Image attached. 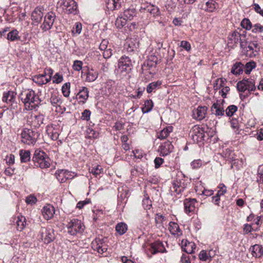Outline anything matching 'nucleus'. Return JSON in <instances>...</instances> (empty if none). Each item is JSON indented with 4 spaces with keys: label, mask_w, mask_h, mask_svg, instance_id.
I'll return each mask as SVG.
<instances>
[{
    "label": "nucleus",
    "mask_w": 263,
    "mask_h": 263,
    "mask_svg": "<svg viewBox=\"0 0 263 263\" xmlns=\"http://www.w3.org/2000/svg\"><path fill=\"white\" fill-rule=\"evenodd\" d=\"M242 52L249 58L256 57L260 51V47L256 42H248L245 40L240 44Z\"/></svg>",
    "instance_id": "3"
},
{
    "label": "nucleus",
    "mask_w": 263,
    "mask_h": 263,
    "mask_svg": "<svg viewBox=\"0 0 263 263\" xmlns=\"http://www.w3.org/2000/svg\"><path fill=\"white\" fill-rule=\"evenodd\" d=\"M34 165L41 168H48L50 165V159L47 155L43 151L36 149L32 157Z\"/></svg>",
    "instance_id": "2"
},
{
    "label": "nucleus",
    "mask_w": 263,
    "mask_h": 263,
    "mask_svg": "<svg viewBox=\"0 0 263 263\" xmlns=\"http://www.w3.org/2000/svg\"><path fill=\"white\" fill-rule=\"evenodd\" d=\"M126 23V19L122 16H119L115 22V25L118 28H122Z\"/></svg>",
    "instance_id": "47"
},
{
    "label": "nucleus",
    "mask_w": 263,
    "mask_h": 263,
    "mask_svg": "<svg viewBox=\"0 0 263 263\" xmlns=\"http://www.w3.org/2000/svg\"><path fill=\"white\" fill-rule=\"evenodd\" d=\"M202 161L200 159L194 160L191 163V166L193 169L200 168L202 165Z\"/></svg>",
    "instance_id": "52"
},
{
    "label": "nucleus",
    "mask_w": 263,
    "mask_h": 263,
    "mask_svg": "<svg viewBox=\"0 0 263 263\" xmlns=\"http://www.w3.org/2000/svg\"><path fill=\"white\" fill-rule=\"evenodd\" d=\"M241 25L247 30H250L252 28L251 23L250 20L248 18H244L241 22Z\"/></svg>",
    "instance_id": "51"
},
{
    "label": "nucleus",
    "mask_w": 263,
    "mask_h": 263,
    "mask_svg": "<svg viewBox=\"0 0 263 263\" xmlns=\"http://www.w3.org/2000/svg\"><path fill=\"white\" fill-rule=\"evenodd\" d=\"M207 108L205 106H199L193 111V117L197 120H202L205 116Z\"/></svg>",
    "instance_id": "18"
},
{
    "label": "nucleus",
    "mask_w": 263,
    "mask_h": 263,
    "mask_svg": "<svg viewBox=\"0 0 263 263\" xmlns=\"http://www.w3.org/2000/svg\"><path fill=\"white\" fill-rule=\"evenodd\" d=\"M257 181L263 183V165L259 166L258 169Z\"/></svg>",
    "instance_id": "55"
},
{
    "label": "nucleus",
    "mask_w": 263,
    "mask_h": 263,
    "mask_svg": "<svg viewBox=\"0 0 263 263\" xmlns=\"http://www.w3.org/2000/svg\"><path fill=\"white\" fill-rule=\"evenodd\" d=\"M165 220V217L162 215L158 213L156 214L155 221L156 223L162 224Z\"/></svg>",
    "instance_id": "62"
},
{
    "label": "nucleus",
    "mask_w": 263,
    "mask_h": 263,
    "mask_svg": "<svg viewBox=\"0 0 263 263\" xmlns=\"http://www.w3.org/2000/svg\"><path fill=\"white\" fill-rule=\"evenodd\" d=\"M73 173H72L67 171H62L59 175V176L60 177L61 176H63L65 177L64 178H62L61 180V182H64L67 179H70L73 178Z\"/></svg>",
    "instance_id": "41"
},
{
    "label": "nucleus",
    "mask_w": 263,
    "mask_h": 263,
    "mask_svg": "<svg viewBox=\"0 0 263 263\" xmlns=\"http://www.w3.org/2000/svg\"><path fill=\"white\" fill-rule=\"evenodd\" d=\"M251 254L256 258H260L263 256V248L262 246L256 244L250 248Z\"/></svg>",
    "instance_id": "22"
},
{
    "label": "nucleus",
    "mask_w": 263,
    "mask_h": 263,
    "mask_svg": "<svg viewBox=\"0 0 263 263\" xmlns=\"http://www.w3.org/2000/svg\"><path fill=\"white\" fill-rule=\"evenodd\" d=\"M149 250L152 254L166 252V249H165L163 244L159 241H157L152 243L150 246Z\"/></svg>",
    "instance_id": "15"
},
{
    "label": "nucleus",
    "mask_w": 263,
    "mask_h": 263,
    "mask_svg": "<svg viewBox=\"0 0 263 263\" xmlns=\"http://www.w3.org/2000/svg\"><path fill=\"white\" fill-rule=\"evenodd\" d=\"M89 171L93 175L97 177L98 175L102 173L103 168L101 166L97 165L93 167L91 170H89Z\"/></svg>",
    "instance_id": "49"
},
{
    "label": "nucleus",
    "mask_w": 263,
    "mask_h": 263,
    "mask_svg": "<svg viewBox=\"0 0 263 263\" xmlns=\"http://www.w3.org/2000/svg\"><path fill=\"white\" fill-rule=\"evenodd\" d=\"M246 40V36L245 35H241L237 31H234L232 33L230 34L228 36V45L233 48L238 43L241 44L242 41H244Z\"/></svg>",
    "instance_id": "10"
},
{
    "label": "nucleus",
    "mask_w": 263,
    "mask_h": 263,
    "mask_svg": "<svg viewBox=\"0 0 263 263\" xmlns=\"http://www.w3.org/2000/svg\"><path fill=\"white\" fill-rule=\"evenodd\" d=\"M225 157L227 158L228 160L231 161L232 162V165L235 163V155L234 152L227 149L225 153Z\"/></svg>",
    "instance_id": "43"
},
{
    "label": "nucleus",
    "mask_w": 263,
    "mask_h": 263,
    "mask_svg": "<svg viewBox=\"0 0 263 263\" xmlns=\"http://www.w3.org/2000/svg\"><path fill=\"white\" fill-rule=\"evenodd\" d=\"M26 218L22 215L17 216L16 221L17 230L21 231L24 229L26 224Z\"/></svg>",
    "instance_id": "34"
},
{
    "label": "nucleus",
    "mask_w": 263,
    "mask_h": 263,
    "mask_svg": "<svg viewBox=\"0 0 263 263\" xmlns=\"http://www.w3.org/2000/svg\"><path fill=\"white\" fill-rule=\"evenodd\" d=\"M50 102L53 106L59 105L61 103V100L55 95H52L50 98Z\"/></svg>",
    "instance_id": "59"
},
{
    "label": "nucleus",
    "mask_w": 263,
    "mask_h": 263,
    "mask_svg": "<svg viewBox=\"0 0 263 263\" xmlns=\"http://www.w3.org/2000/svg\"><path fill=\"white\" fill-rule=\"evenodd\" d=\"M20 156L22 162L26 163L30 160L31 153L29 150L21 149L20 151Z\"/></svg>",
    "instance_id": "32"
},
{
    "label": "nucleus",
    "mask_w": 263,
    "mask_h": 263,
    "mask_svg": "<svg viewBox=\"0 0 263 263\" xmlns=\"http://www.w3.org/2000/svg\"><path fill=\"white\" fill-rule=\"evenodd\" d=\"M256 67V63L253 61H249L244 65L243 70L246 74H249L251 73L252 70L255 68Z\"/></svg>",
    "instance_id": "37"
},
{
    "label": "nucleus",
    "mask_w": 263,
    "mask_h": 263,
    "mask_svg": "<svg viewBox=\"0 0 263 263\" xmlns=\"http://www.w3.org/2000/svg\"><path fill=\"white\" fill-rule=\"evenodd\" d=\"M37 201L36 198L32 195H30L29 196H27L26 198V202L27 204H35Z\"/></svg>",
    "instance_id": "58"
},
{
    "label": "nucleus",
    "mask_w": 263,
    "mask_h": 263,
    "mask_svg": "<svg viewBox=\"0 0 263 263\" xmlns=\"http://www.w3.org/2000/svg\"><path fill=\"white\" fill-rule=\"evenodd\" d=\"M85 81L88 82L95 81L98 77V73L93 69H87L86 73Z\"/></svg>",
    "instance_id": "28"
},
{
    "label": "nucleus",
    "mask_w": 263,
    "mask_h": 263,
    "mask_svg": "<svg viewBox=\"0 0 263 263\" xmlns=\"http://www.w3.org/2000/svg\"><path fill=\"white\" fill-rule=\"evenodd\" d=\"M206 8H204L205 11L209 12H213L216 8L217 4L213 0H209L205 3Z\"/></svg>",
    "instance_id": "42"
},
{
    "label": "nucleus",
    "mask_w": 263,
    "mask_h": 263,
    "mask_svg": "<svg viewBox=\"0 0 263 263\" xmlns=\"http://www.w3.org/2000/svg\"><path fill=\"white\" fill-rule=\"evenodd\" d=\"M173 148V145L170 141L163 143L160 146L159 151L163 156H166L170 153Z\"/></svg>",
    "instance_id": "20"
},
{
    "label": "nucleus",
    "mask_w": 263,
    "mask_h": 263,
    "mask_svg": "<svg viewBox=\"0 0 263 263\" xmlns=\"http://www.w3.org/2000/svg\"><path fill=\"white\" fill-rule=\"evenodd\" d=\"M83 62L81 61L76 60L74 61L72 67L74 70L80 71L82 68Z\"/></svg>",
    "instance_id": "56"
},
{
    "label": "nucleus",
    "mask_w": 263,
    "mask_h": 263,
    "mask_svg": "<svg viewBox=\"0 0 263 263\" xmlns=\"http://www.w3.org/2000/svg\"><path fill=\"white\" fill-rule=\"evenodd\" d=\"M16 93L13 91H8L4 92L2 98L3 102L7 103L12 104L14 102L15 99Z\"/></svg>",
    "instance_id": "23"
},
{
    "label": "nucleus",
    "mask_w": 263,
    "mask_h": 263,
    "mask_svg": "<svg viewBox=\"0 0 263 263\" xmlns=\"http://www.w3.org/2000/svg\"><path fill=\"white\" fill-rule=\"evenodd\" d=\"M68 233L71 235L77 233H82L85 229V226L81 220L78 219H72L67 224Z\"/></svg>",
    "instance_id": "6"
},
{
    "label": "nucleus",
    "mask_w": 263,
    "mask_h": 263,
    "mask_svg": "<svg viewBox=\"0 0 263 263\" xmlns=\"http://www.w3.org/2000/svg\"><path fill=\"white\" fill-rule=\"evenodd\" d=\"M55 210L54 207L51 204H47L42 209V214L46 220L51 219L54 215Z\"/></svg>",
    "instance_id": "17"
},
{
    "label": "nucleus",
    "mask_w": 263,
    "mask_h": 263,
    "mask_svg": "<svg viewBox=\"0 0 263 263\" xmlns=\"http://www.w3.org/2000/svg\"><path fill=\"white\" fill-rule=\"evenodd\" d=\"M164 162L163 159L160 157H156L154 160L155 167L156 168H159Z\"/></svg>",
    "instance_id": "64"
},
{
    "label": "nucleus",
    "mask_w": 263,
    "mask_h": 263,
    "mask_svg": "<svg viewBox=\"0 0 263 263\" xmlns=\"http://www.w3.org/2000/svg\"><path fill=\"white\" fill-rule=\"evenodd\" d=\"M116 230L120 235L125 233L127 230V226L124 222H120L117 224Z\"/></svg>",
    "instance_id": "38"
},
{
    "label": "nucleus",
    "mask_w": 263,
    "mask_h": 263,
    "mask_svg": "<svg viewBox=\"0 0 263 263\" xmlns=\"http://www.w3.org/2000/svg\"><path fill=\"white\" fill-rule=\"evenodd\" d=\"M182 249L183 251L187 254H192L196 249V245L193 242H190L187 240L182 241Z\"/></svg>",
    "instance_id": "19"
},
{
    "label": "nucleus",
    "mask_w": 263,
    "mask_h": 263,
    "mask_svg": "<svg viewBox=\"0 0 263 263\" xmlns=\"http://www.w3.org/2000/svg\"><path fill=\"white\" fill-rule=\"evenodd\" d=\"M161 84L162 82L160 81H157L156 82H153L149 83L146 87L147 92L150 93L153 91H155L160 87Z\"/></svg>",
    "instance_id": "33"
},
{
    "label": "nucleus",
    "mask_w": 263,
    "mask_h": 263,
    "mask_svg": "<svg viewBox=\"0 0 263 263\" xmlns=\"http://www.w3.org/2000/svg\"><path fill=\"white\" fill-rule=\"evenodd\" d=\"M43 17V13L42 12V9L41 8L36 7L32 12L31 20L32 21V24L34 25H38L41 22Z\"/></svg>",
    "instance_id": "13"
},
{
    "label": "nucleus",
    "mask_w": 263,
    "mask_h": 263,
    "mask_svg": "<svg viewBox=\"0 0 263 263\" xmlns=\"http://www.w3.org/2000/svg\"><path fill=\"white\" fill-rule=\"evenodd\" d=\"M91 112L89 110L85 109L82 114L81 118L86 121H88L90 119V116Z\"/></svg>",
    "instance_id": "60"
},
{
    "label": "nucleus",
    "mask_w": 263,
    "mask_h": 263,
    "mask_svg": "<svg viewBox=\"0 0 263 263\" xmlns=\"http://www.w3.org/2000/svg\"><path fill=\"white\" fill-rule=\"evenodd\" d=\"M137 45L132 39L127 40L124 44V49L128 53L134 52L137 48Z\"/></svg>",
    "instance_id": "30"
},
{
    "label": "nucleus",
    "mask_w": 263,
    "mask_h": 263,
    "mask_svg": "<svg viewBox=\"0 0 263 263\" xmlns=\"http://www.w3.org/2000/svg\"><path fill=\"white\" fill-rule=\"evenodd\" d=\"M237 109L238 107L236 105H231L226 109V114L227 116L232 117Z\"/></svg>",
    "instance_id": "46"
},
{
    "label": "nucleus",
    "mask_w": 263,
    "mask_h": 263,
    "mask_svg": "<svg viewBox=\"0 0 263 263\" xmlns=\"http://www.w3.org/2000/svg\"><path fill=\"white\" fill-rule=\"evenodd\" d=\"M143 205L145 210L150 209L152 206V201L148 198L143 200Z\"/></svg>",
    "instance_id": "61"
},
{
    "label": "nucleus",
    "mask_w": 263,
    "mask_h": 263,
    "mask_svg": "<svg viewBox=\"0 0 263 263\" xmlns=\"http://www.w3.org/2000/svg\"><path fill=\"white\" fill-rule=\"evenodd\" d=\"M70 84L69 82L65 83L62 87V91L63 95L68 97L70 94Z\"/></svg>",
    "instance_id": "50"
},
{
    "label": "nucleus",
    "mask_w": 263,
    "mask_h": 263,
    "mask_svg": "<svg viewBox=\"0 0 263 263\" xmlns=\"http://www.w3.org/2000/svg\"><path fill=\"white\" fill-rule=\"evenodd\" d=\"M30 119L31 126L35 128L39 127L43 123V117L42 115H31Z\"/></svg>",
    "instance_id": "25"
},
{
    "label": "nucleus",
    "mask_w": 263,
    "mask_h": 263,
    "mask_svg": "<svg viewBox=\"0 0 263 263\" xmlns=\"http://www.w3.org/2000/svg\"><path fill=\"white\" fill-rule=\"evenodd\" d=\"M95 251H97L100 254H103L107 251V248L104 244L102 239L97 247V250H96Z\"/></svg>",
    "instance_id": "53"
},
{
    "label": "nucleus",
    "mask_w": 263,
    "mask_h": 263,
    "mask_svg": "<svg viewBox=\"0 0 263 263\" xmlns=\"http://www.w3.org/2000/svg\"><path fill=\"white\" fill-rule=\"evenodd\" d=\"M132 67V62L130 58L128 56L124 55L119 59L117 69L118 72L123 76H126L131 71Z\"/></svg>",
    "instance_id": "4"
},
{
    "label": "nucleus",
    "mask_w": 263,
    "mask_h": 263,
    "mask_svg": "<svg viewBox=\"0 0 263 263\" xmlns=\"http://www.w3.org/2000/svg\"><path fill=\"white\" fill-rule=\"evenodd\" d=\"M122 2L123 0H108L106 7L111 10L119 9L121 8Z\"/></svg>",
    "instance_id": "26"
},
{
    "label": "nucleus",
    "mask_w": 263,
    "mask_h": 263,
    "mask_svg": "<svg viewBox=\"0 0 263 263\" xmlns=\"http://www.w3.org/2000/svg\"><path fill=\"white\" fill-rule=\"evenodd\" d=\"M18 32L16 30L9 32L7 34V39L11 41H14L19 39Z\"/></svg>",
    "instance_id": "48"
},
{
    "label": "nucleus",
    "mask_w": 263,
    "mask_h": 263,
    "mask_svg": "<svg viewBox=\"0 0 263 263\" xmlns=\"http://www.w3.org/2000/svg\"><path fill=\"white\" fill-rule=\"evenodd\" d=\"M136 15V10L134 8H128L124 11V16L127 20H132Z\"/></svg>",
    "instance_id": "35"
},
{
    "label": "nucleus",
    "mask_w": 263,
    "mask_h": 263,
    "mask_svg": "<svg viewBox=\"0 0 263 263\" xmlns=\"http://www.w3.org/2000/svg\"><path fill=\"white\" fill-rule=\"evenodd\" d=\"M168 230L171 233L174 235L179 236L181 234L179 225L175 222L171 221L169 223Z\"/></svg>",
    "instance_id": "29"
},
{
    "label": "nucleus",
    "mask_w": 263,
    "mask_h": 263,
    "mask_svg": "<svg viewBox=\"0 0 263 263\" xmlns=\"http://www.w3.org/2000/svg\"><path fill=\"white\" fill-rule=\"evenodd\" d=\"M46 133L53 140H57L59 136V129L56 125L53 124L48 125L46 126Z\"/></svg>",
    "instance_id": "14"
},
{
    "label": "nucleus",
    "mask_w": 263,
    "mask_h": 263,
    "mask_svg": "<svg viewBox=\"0 0 263 263\" xmlns=\"http://www.w3.org/2000/svg\"><path fill=\"white\" fill-rule=\"evenodd\" d=\"M244 68V65L241 62H237L232 67L231 72L234 75L242 74Z\"/></svg>",
    "instance_id": "24"
},
{
    "label": "nucleus",
    "mask_w": 263,
    "mask_h": 263,
    "mask_svg": "<svg viewBox=\"0 0 263 263\" xmlns=\"http://www.w3.org/2000/svg\"><path fill=\"white\" fill-rule=\"evenodd\" d=\"M82 28V24L81 23H76L72 30V33L73 34H79L81 32Z\"/></svg>",
    "instance_id": "54"
},
{
    "label": "nucleus",
    "mask_w": 263,
    "mask_h": 263,
    "mask_svg": "<svg viewBox=\"0 0 263 263\" xmlns=\"http://www.w3.org/2000/svg\"><path fill=\"white\" fill-rule=\"evenodd\" d=\"M63 80V76L59 73H56L53 77V83L59 84Z\"/></svg>",
    "instance_id": "57"
},
{
    "label": "nucleus",
    "mask_w": 263,
    "mask_h": 263,
    "mask_svg": "<svg viewBox=\"0 0 263 263\" xmlns=\"http://www.w3.org/2000/svg\"><path fill=\"white\" fill-rule=\"evenodd\" d=\"M33 81L38 85H42L49 82L50 78L44 79L43 76H40V74H39L37 76H34L33 77Z\"/></svg>",
    "instance_id": "36"
},
{
    "label": "nucleus",
    "mask_w": 263,
    "mask_h": 263,
    "mask_svg": "<svg viewBox=\"0 0 263 263\" xmlns=\"http://www.w3.org/2000/svg\"><path fill=\"white\" fill-rule=\"evenodd\" d=\"M154 104L151 100H147L145 101L144 106L142 108V111L143 114L148 113L153 107Z\"/></svg>",
    "instance_id": "39"
},
{
    "label": "nucleus",
    "mask_w": 263,
    "mask_h": 263,
    "mask_svg": "<svg viewBox=\"0 0 263 263\" xmlns=\"http://www.w3.org/2000/svg\"><path fill=\"white\" fill-rule=\"evenodd\" d=\"M187 185V182L184 178H176L173 182V186L171 187L172 191L175 192L177 194H181Z\"/></svg>",
    "instance_id": "12"
},
{
    "label": "nucleus",
    "mask_w": 263,
    "mask_h": 263,
    "mask_svg": "<svg viewBox=\"0 0 263 263\" xmlns=\"http://www.w3.org/2000/svg\"><path fill=\"white\" fill-rule=\"evenodd\" d=\"M39 134L28 128H24L21 133V141L24 144L34 145L38 139Z\"/></svg>",
    "instance_id": "5"
},
{
    "label": "nucleus",
    "mask_w": 263,
    "mask_h": 263,
    "mask_svg": "<svg viewBox=\"0 0 263 263\" xmlns=\"http://www.w3.org/2000/svg\"><path fill=\"white\" fill-rule=\"evenodd\" d=\"M57 5L69 13H77V5L74 0H60Z\"/></svg>",
    "instance_id": "8"
},
{
    "label": "nucleus",
    "mask_w": 263,
    "mask_h": 263,
    "mask_svg": "<svg viewBox=\"0 0 263 263\" xmlns=\"http://www.w3.org/2000/svg\"><path fill=\"white\" fill-rule=\"evenodd\" d=\"M189 135L195 142H201L204 140V131L202 128L196 125L192 128Z\"/></svg>",
    "instance_id": "9"
},
{
    "label": "nucleus",
    "mask_w": 263,
    "mask_h": 263,
    "mask_svg": "<svg viewBox=\"0 0 263 263\" xmlns=\"http://www.w3.org/2000/svg\"><path fill=\"white\" fill-rule=\"evenodd\" d=\"M110 66V64L105 61L103 63L102 67L101 68V70H102L103 72H108L109 71V67Z\"/></svg>",
    "instance_id": "63"
},
{
    "label": "nucleus",
    "mask_w": 263,
    "mask_h": 263,
    "mask_svg": "<svg viewBox=\"0 0 263 263\" xmlns=\"http://www.w3.org/2000/svg\"><path fill=\"white\" fill-rule=\"evenodd\" d=\"M173 131L172 126H167L162 129L160 133L157 134V138L163 140L166 139L170 134Z\"/></svg>",
    "instance_id": "31"
},
{
    "label": "nucleus",
    "mask_w": 263,
    "mask_h": 263,
    "mask_svg": "<svg viewBox=\"0 0 263 263\" xmlns=\"http://www.w3.org/2000/svg\"><path fill=\"white\" fill-rule=\"evenodd\" d=\"M40 236L42 241L46 244L50 243L55 239L54 230L51 228L42 227L40 231Z\"/></svg>",
    "instance_id": "7"
},
{
    "label": "nucleus",
    "mask_w": 263,
    "mask_h": 263,
    "mask_svg": "<svg viewBox=\"0 0 263 263\" xmlns=\"http://www.w3.org/2000/svg\"><path fill=\"white\" fill-rule=\"evenodd\" d=\"M246 81V78H244L241 81L237 82V88L239 91L245 92L246 90H247Z\"/></svg>",
    "instance_id": "45"
},
{
    "label": "nucleus",
    "mask_w": 263,
    "mask_h": 263,
    "mask_svg": "<svg viewBox=\"0 0 263 263\" xmlns=\"http://www.w3.org/2000/svg\"><path fill=\"white\" fill-rule=\"evenodd\" d=\"M86 137L87 138H97L99 133L94 130L92 128H88L86 130Z\"/></svg>",
    "instance_id": "44"
},
{
    "label": "nucleus",
    "mask_w": 263,
    "mask_h": 263,
    "mask_svg": "<svg viewBox=\"0 0 263 263\" xmlns=\"http://www.w3.org/2000/svg\"><path fill=\"white\" fill-rule=\"evenodd\" d=\"M20 98L24 103L26 109L28 110L35 109L41 102L39 96L32 89L23 91L20 95Z\"/></svg>",
    "instance_id": "1"
},
{
    "label": "nucleus",
    "mask_w": 263,
    "mask_h": 263,
    "mask_svg": "<svg viewBox=\"0 0 263 263\" xmlns=\"http://www.w3.org/2000/svg\"><path fill=\"white\" fill-rule=\"evenodd\" d=\"M89 97V91L87 87H82L79 90L77 95V99L79 100L81 102L84 103L86 102Z\"/></svg>",
    "instance_id": "21"
},
{
    "label": "nucleus",
    "mask_w": 263,
    "mask_h": 263,
    "mask_svg": "<svg viewBox=\"0 0 263 263\" xmlns=\"http://www.w3.org/2000/svg\"><path fill=\"white\" fill-rule=\"evenodd\" d=\"M211 111L213 114L218 116H223L224 114V110L221 105L217 102L214 103L213 104L211 107Z\"/></svg>",
    "instance_id": "27"
},
{
    "label": "nucleus",
    "mask_w": 263,
    "mask_h": 263,
    "mask_svg": "<svg viewBox=\"0 0 263 263\" xmlns=\"http://www.w3.org/2000/svg\"><path fill=\"white\" fill-rule=\"evenodd\" d=\"M55 18V13L52 12H48L44 16V22L41 26L42 30L46 31L50 29L54 23Z\"/></svg>",
    "instance_id": "11"
},
{
    "label": "nucleus",
    "mask_w": 263,
    "mask_h": 263,
    "mask_svg": "<svg viewBox=\"0 0 263 263\" xmlns=\"http://www.w3.org/2000/svg\"><path fill=\"white\" fill-rule=\"evenodd\" d=\"M246 83L247 87V90L250 93L252 91H254L256 88L255 85V81L252 79H246Z\"/></svg>",
    "instance_id": "40"
},
{
    "label": "nucleus",
    "mask_w": 263,
    "mask_h": 263,
    "mask_svg": "<svg viewBox=\"0 0 263 263\" xmlns=\"http://www.w3.org/2000/svg\"><path fill=\"white\" fill-rule=\"evenodd\" d=\"M197 201L195 198H188L184 200V210L186 213L193 212L196 206Z\"/></svg>",
    "instance_id": "16"
}]
</instances>
